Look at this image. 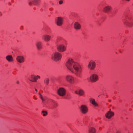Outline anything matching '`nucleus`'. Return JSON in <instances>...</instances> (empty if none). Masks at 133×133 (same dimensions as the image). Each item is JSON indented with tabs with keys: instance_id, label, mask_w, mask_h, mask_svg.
<instances>
[{
	"instance_id": "a211bd4d",
	"label": "nucleus",
	"mask_w": 133,
	"mask_h": 133,
	"mask_svg": "<svg viewBox=\"0 0 133 133\" xmlns=\"http://www.w3.org/2000/svg\"><path fill=\"white\" fill-rule=\"evenodd\" d=\"M36 46L38 50H41L42 47V43L41 41L37 42L36 44Z\"/></svg>"
},
{
	"instance_id": "aec40b11",
	"label": "nucleus",
	"mask_w": 133,
	"mask_h": 133,
	"mask_svg": "<svg viewBox=\"0 0 133 133\" xmlns=\"http://www.w3.org/2000/svg\"><path fill=\"white\" fill-rule=\"evenodd\" d=\"M90 102L95 107H97L98 106V104L96 103L95 99H91L90 100Z\"/></svg>"
},
{
	"instance_id": "f3484780",
	"label": "nucleus",
	"mask_w": 133,
	"mask_h": 133,
	"mask_svg": "<svg viewBox=\"0 0 133 133\" xmlns=\"http://www.w3.org/2000/svg\"><path fill=\"white\" fill-rule=\"evenodd\" d=\"M75 94L80 96L83 95L84 94V92L83 90L80 89L76 91L75 92Z\"/></svg>"
},
{
	"instance_id": "f8f14e48",
	"label": "nucleus",
	"mask_w": 133,
	"mask_h": 133,
	"mask_svg": "<svg viewBox=\"0 0 133 133\" xmlns=\"http://www.w3.org/2000/svg\"><path fill=\"white\" fill-rule=\"evenodd\" d=\"M31 79H29V80L32 82H37L38 78L40 79V77L39 75L35 76L34 75H32L30 76Z\"/></svg>"
},
{
	"instance_id": "20e7f679",
	"label": "nucleus",
	"mask_w": 133,
	"mask_h": 133,
	"mask_svg": "<svg viewBox=\"0 0 133 133\" xmlns=\"http://www.w3.org/2000/svg\"><path fill=\"white\" fill-rule=\"evenodd\" d=\"M55 23L56 25L59 26H61L63 24V18L60 17H56L55 20Z\"/></svg>"
},
{
	"instance_id": "4468645a",
	"label": "nucleus",
	"mask_w": 133,
	"mask_h": 133,
	"mask_svg": "<svg viewBox=\"0 0 133 133\" xmlns=\"http://www.w3.org/2000/svg\"><path fill=\"white\" fill-rule=\"evenodd\" d=\"M51 37L50 36L47 34L44 35L42 37V39L45 42L49 41L51 39Z\"/></svg>"
},
{
	"instance_id": "473e14b6",
	"label": "nucleus",
	"mask_w": 133,
	"mask_h": 133,
	"mask_svg": "<svg viewBox=\"0 0 133 133\" xmlns=\"http://www.w3.org/2000/svg\"><path fill=\"white\" fill-rule=\"evenodd\" d=\"M34 97V98L35 99H37V98H36L35 97V96H34V97Z\"/></svg>"
},
{
	"instance_id": "423d86ee",
	"label": "nucleus",
	"mask_w": 133,
	"mask_h": 133,
	"mask_svg": "<svg viewBox=\"0 0 133 133\" xmlns=\"http://www.w3.org/2000/svg\"><path fill=\"white\" fill-rule=\"evenodd\" d=\"M88 67L91 70H94L96 67V63L95 62L92 60L90 61L89 63Z\"/></svg>"
},
{
	"instance_id": "0eeeda50",
	"label": "nucleus",
	"mask_w": 133,
	"mask_h": 133,
	"mask_svg": "<svg viewBox=\"0 0 133 133\" xmlns=\"http://www.w3.org/2000/svg\"><path fill=\"white\" fill-rule=\"evenodd\" d=\"M57 49L58 51L62 52L66 50V48L64 44H59L57 45Z\"/></svg>"
},
{
	"instance_id": "72a5a7b5",
	"label": "nucleus",
	"mask_w": 133,
	"mask_h": 133,
	"mask_svg": "<svg viewBox=\"0 0 133 133\" xmlns=\"http://www.w3.org/2000/svg\"><path fill=\"white\" fill-rule=\"evenodd\" d=\"M2 15V13L0 12V16H1Z\"/></svg>"
},
{
	"instance_id": "1a4fd4ad",
	"label": "nucleus",
	"mask_w": 133,
	"mask_h": 133,
	"mask_svg": "<svg viewBox=\"0 0 133 133\" xmlns=\"http://www.w3.org/2000/svg\"><path fill=\"white\" fill-rule=\"evenodd\" d=\"M79 108L80 111L83 114H86L88 111V108L85 105H81Z\"/></svg>"
},
{
	"instance_id": "bb28decb",
	"label": "nucleus",
	"mask_w": 133,
	"mask_h": 133,
	"mask_svg": "<svg viewBox=\"0 0 133 133\" xmlns=\"http://www.w3.org/2000/svg\"><path fill=\"white\" fill-rule=\"evenodd\" d=\"M63 39V38L61 37H58L57 38L56 40V42L57 43L61 42V40Z\"/></svg>"
},
{
	"instance_id": "c85d7f7f",
	"label": "nucleus",
	"mask_w": 133,
	"mask_h": 133,
	"mask_svg": "<svg viewBox=\"0 0 133 133\" xmlns=\"http://www.w3.org/2000/svg\"><path fill=\"white\" fill-rule=\"evenodd\" d=\"M41 100H42V102L44 103V101H45V98L44 97V98H43L42 99H41Z\"/></svg>"
},
{
	"instance_id": "c756f323",
	"label": "nucleus",
	"mask_w": 133,
	"mask_h": 133,
	"mask_svg": "<svg viewBox=\"0 0 133 133\" xmlns=\"http://www.w3.org/2000/svg\"><path fill=\"white\" fill-rule=\"evenodd\" d=\"M41 100H42V102L44 103V101H45V98L44 97V98H43L42 99H41Z\"/></svg>"
},
{
	"instance_id": "412c9836",
	"label": "nucleus",
	"mask_w": 133,
	"mask_h": 133,
	"mask_svg": "<svg viewBox=\"0 0 133 133\" xmlns=\"http://www.w3.org/2000/svg\"><path fill=\"white\" fill-rule=\"evenodd\" d=\"M95 129L93 127L90 128L89 130L88 133H95Z\"/></svg>"
},
{
	"instance_id": "9d476101",
	"label": "nucleus",
	"mask_w": 133,
	"mask_h": 133,
	"mask_svg": "<svg viewBox=\"0 0 133 133\" xmlns=\"http://www.w3.org/2000/svg\"><path fill=\"white\" fill-rule=\"evenodd\" d=\"M90 79L91 82H95L98 80V77L96 74H94L90 76Z\"/></svg>"
},
{
	"instance_id": "a878e982",
	"label": "nucleus",
	"mask_w": 133,
	"mask_h": 133,
	"mask_svg": "<svg viewBox=\"0 0 133 133\" xmlns=\"http://www.w3.org/2000/svg\"><path fill=\"white\" fill-rule=\"evenodd\" d=\"M43 115L44 116H46L47 114V112L46 111L43 110L42 111Z\"/></svg>"
},
{
	"instance_id": "7ed1b4c3",
	"label": "nucleus",
	"mask_w": 133,
	"mask_h": 133,
	"mask_svg": "<svg viewBox=\"0 0 133 133\" xmlns=\"http://www.w3.org/2000/svg\"><path fill=\"white\" fill-rule=\"evenodd\" d=\"M52 59L55 61L60 60L62 57V54L60 53L57 52L53 53L51 56Z\"/></svg>"
},
{
	"instance_id": "b1692460",
	"label": "nucleus",
	"mask_w": 133,
	"mask_h": 133,
	"mask_svg": "<svg viewBox=\"0 0 133 133\" xmlns=\"http://www.w3.org/2000/svg\"><path fill=\"white\" fill-rule=\"evenodd\" d=\"M53 107L52 108L53 109H54L55 108H57L58 106V104L57 103H56L55 102H54V104H53Z\"/></svg>"
},
{
	"instance_id": "c9c22d12",
	"label": "nucleus",
	"mask_w": 133,
	"mask_h": 133,
	"mask_svg": "<svg viewBox=\"0 0 133 133\" xmlns=\"http://www.w3.org/2000/svg\"><path fill=\"white\" fill-rule=\"evenodd\" d=\"M111 109H109V111H110V112H111Z\"/></svg>"
},
{
	"instance_id": "6ab92c4d",
	"label": "nucleus",
	"mask_w": 133,
	"mask_h": 133,
	"mask_svg": "<svg viewBox=\"0 0 133 133\" xmlns=\"http://www.w3.org/2000/svg\"><path fill=\"white\" fill-rule=\"evenodd\" d=\"M6 60L9 62H11L13 61V58L12 56L11 55H8L6 57Z\"/></svg>"
},
{
	"instance_id": "5701e85b",
	"label": "nucleus",
	"mask_w": 133,
	"mask_h": 133,
	"mask_svg": "<svg viewBox=\"0 0 133 133\" xmlns=\"http://www.w3.org/2000/svg\"><path fill=\"white\" fill-rule=\"evenodd\" d=\"M49 81V79L48 78H45L44 81V82L46 85H48Z\"/></svg>"
},
{
	"instance_id": "dca6fc26",
	"label": "nucleus",
	"mask_w": 133,
	"mask_h": 133,
	"mask_svg": "<svg viewBox=\"0 0 133 133\" xmlns=\"http://www.w3.org/2000/svg\"><path fill=\"white\" fill-rule=\"evenodd\" d=\"M74 27L76 30H79L81 29V25L78 22H76L74 24Z\"/></svg>"
},
{
	"instance_id": "ddd939ff",
	"label": "nucleus",
	"mask_w": 133,
	"mask_h": 133,
	"mask_svg": "<svg viewBox=\"0 0 133 133\" xmlns=\"http://www.w3.org/2000/svg\"><path fill=\"white\" fill-rule=\"evenodd\" d=\"M112 9V8L111 6L107 5L104 7L103 11L105 13H108L110 12Z\"/></svg>"
},
{
	"instance_id": "cd10ccee",
	"label": "nucleus",
	"mask_w": 133,
	"mask_h": 133,
	"mask_svg": "<svg viewBox=\"0 0 133 133\" xmlns=\"http://www.w3.org/2000/svg\"><path fill=\"white\" fill-rule=\"evenodd\" d=\"M38 94L39 95V97L41 99L44 97L40 93H38Z\"/></svg>"
},
{
	"instance_id": "2eb2a0df",
	"label": "nucleus",
	"mask_w": 133,
	"mask_h": 133,
	"mask_svg": "<svg viewBox=\"0 0 133 133\" xmlns=\"http://www.w3.org/2000/svg\"><path fill=\"white\" fill-rule=\"evenodd\" d=\"M114 115V113L112 112L108 111L107 113L105 114V116L107 118L110 119Z\"/></svg>"
},
{
	"instance_id": "f257e3e1",
	"label": "nucleus",
	"mask_w": 133,
	"mask_h": 133,
	"mask_svg": "<svg viewBox=\"0 0 133 133\" xmlns=\"http://www.w3.org/2000/svg\"><path fill=\"white\" fill-rule=\"evenodd\" d=\"M66 65L67 69L74 73L76 76L81 77L82 69L79 63L74 62L72 59L69 58L66 62Z\"/></svg>"
},
{
	"instance_id": "39448f33",
	"label": "nucleus",
	"mask_w": 133,
	"mask_h": 133,
	"mask_svg": "<svg viewBox=\"0 0 133 133\" xmlns=\"http://www.w3.org/2000/svg\"><path fill=\"white\" fill-rule=\"evenodd\" d=\"M57 93L60 96H63L66 94V91L64 88H61L58 90Z\"/></svg>"
},
{
	"instance_id": "6e6552de",
	"label": "nucleus",
	"mask_w": 133,
	"mask_h": 133,
	"mask_svg": "<svg viewBox=\"0 0 133 133\" xmlns=\"http://www.w3.org/2000/svg\"><path fill=\"white\" fill-rule=\"evenodd\" d=\"M66 80L70 84H73L75 81L74 77L71 75H68L65 77Z\"/></svg>"
},
{
	"instance_id": "4be33fe9",
	"label": "nucleus",
	"mask_w": 133,
	"mask_h": 133,
	"mask_svg": "<svg viewBox=\"0 0 133 133\" xmlns=\"http://www.w3.org/2000/svg\"><path fill=\"white\" fill-rule=\"evenodd\" d=\"M28 3L29 5L31 6L34 5V0H28Z\"/></svg>"
},
{
	"instance_id": "9b49d317",
	"label": "nucleus",
	"mask_w": 133,
	"mask_h": 133,
	"mask_svg": "<svg viewBox=\"0 0 133 133\" xmlns=\"http://www.w3.org/2000/svg\"><path fill=\"white\" fill-rule=\"evenodd\" d=\"M16 59L17 61L20 63H24L25 60V59L24 57L22 55L17 56Z\"/></svg>"
},
{
	"instance_id": "f704fd0d",
	"label": "nucleus",
	"mask_w": 133,
	"mask_h": 133,
	"mask_svg": "<svg viewBox=\"0 0 133 133\" xmlns=\"http://www.w3.org/2000/svg\"><path fill=\"white\" fill-rule=\"evenodd\" d=\"M35 90L36 92H37V90L36 89H35Z\"/></svg>"
},
{
	"instance_id": "7c9ffc66",
	"label": "nucleus",
	"mask_w": 133,
	"mask_h": 133,
	"mask_svg": "<svg viewBox=\"0 0 133 133\" xmlns=\"http://www.w3.org/2000/svg\"><path fill=\"white\" fill-rule=\"evenodd\" d=\"M63 2L62 1H60L59 2V4H62V3H63Z\"/></svg>"
},
{
	"instance_id": "2f4dec72",
	"label": "nucleus",
	"mask_w": 133,
	"mask_h": 133,
	"mask_svg": "<svg viewBox=\"0 0 133 133\" xmlns=\"http://www.w3.org/2000/svg\"><path fill=\"white\" fill-rule=\"evenodd\" d=\"M16 83L17 84H19V82L18 81H16Z\"/></svg>"
},
{
	"instance_id": "f03ea898",
	"label": "nucleus",
	"mask_w": 133,
	"mask_h": 133,
	"mask_svg": "<svg viewBox=\"0 0 133 133\" xmlns=\"http://www.w3.org/2000/svg\"><path fill=\"white\" fill-rule=\"evenodd\" d=\"M132 18L130 15H126L124 19L123 20V22L124 24L130 27L133 26V21L129 22L131 21Z\"/></svg>"
},
{
	"instance_id": "393cba45",
	"label": "nucleus",
	"mask_w": 133,
	"mask_h": 133,
	"mask_svg": "<svg viewBox=\"0 0 133 133\" xmlns=\"http://www.w3.org/2000/svg\"><path fill=\"white\" fill-rule=\"evenodd\" d=\"M34 5H38L41 1V0H34Z\"/></svg>"
}]
</instances>
